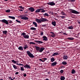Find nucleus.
Listing matches in <instances>:
<instances>
[{"mask_svg":"<svg viewBox=\"0 0 80 80\" xmlns=\"http://www.w3.org/2000/svg\"><path fill=\"white\" fill-rule=\"evenodd\" d=\"M1 22H2L3 23H4L6 25H8V22L9 23H12V20H9L8 21L5 20L3 19L0 21Z\"/></svg>","mask_w":80,"mask_h":80,"instance_id":"nucleus-1","label":"nucleus"},{"mask_svg":"<svg viewBox=\"0 0 80 80\" xmlns=\"http://www.w3.org/2000/svg\"><path fill=\"white\" fill-rule=\"evenodd\" d=\"M27 53L30 58H34V55L32 53H31L30 51H27Z\"/></svg>","mask_w":80,"mask_h":80,"instance_id":"nucleus-2","label":"nucleus"},{"mask_svg":"<svg viewBox=\"0 0 80 80\" xmlns=\"http://www.w3.org/2000/svg\"><path fill=\"white\" fill-rule=\"evenodd\" d=\"M25 15H22L20 16V17H21V19L22 20H28V18L26 17L25 16Z\"/></svg>","mask_w":80,"mask_h":80,"instance_id":"nucleus-3","label":"nucleus"},{"mask_svg":"<svg viewBox=\"0 0 80 80\" xmlns=\"http://www.w3.org/2000/svg\"><path fill=\"white\" fill-rule=\"evenodd\" d=\"M71 12L72 13H74V14H79V12L74 10L73 9H70Z\"/></svg>","mask_w":80,"mask_h":80,"instance_id":"nucleus-4","label":"nucleus"},{"mask_svg":"<svg viewBox=\"0 0 80 80\" xmlns=\"http://www.w3.org/2000/svg\"><path fill=\"white\" fill-rule=\"evenodd\" d=\"M40 20H41L42 22H47V21H48V20L46 18H42Z\"/></svg>","mask_w":80,"mask_h":80,"instance_id":"nucleus-5","label":"nucleus"},{"mask_svg":"<svg viewBox=\"0 0 80 80\" xmlns=\"http://www.w3.org/2000/svg\"><path fill=\"white\" fill-rule=\"evenodd\" d=\"M24 67L25 68H27V69H28V68L29 69H30V68H31L30 66L28 64H27L25 66H24Z\"/></svg>","mask_w":80,"mask_h":80,"instance_id":"nucleus-6","label":"nucleus"},{"mask_svg":"<svg viewBox=\"0 0 80 80\" xmlns=\"http://www.w3.org/2000/svg\"><path fill=\"white\" fill-rule=\"evenodd\" d=\"M48 5H49L51 6L55 5V4L53 2H49L48 3Z\"/></svg>","mask_w":80,"mask_h":80,"instance_id":"nucleus-7","label":"nucleus"},{"mask_svg":"<svg viewBox=\"0 0 80 80\" xmlns=\"http://www.w3.org/2000/svg\"><path fill=\"white\" fill-rule=\"evenodd\" d=\"M35 42L37 43H38V44H42V43H43V42L40 41L35 40Z\"/></svg>","mask_w":80,"mask_h":80,"instance_id":"nucleus-8","label":"nucleus"},{"mask_svg":"<svg viewBox=\"0 0 80 80\" xmlns=\"http://www.w3.org/2000/svg\"><path fill=\"white\" fill-rule=\"evenodd\" d=\"M45 50V48L43 47H41L39 49V52L40 53H41V52H42L43 50Z\"/></svg>","mask_w":80,"mask_h":80,"instance_id":"nucleus-9","label":"nucleus"},{"mask_svg":"<svg viewBox=\"0 0 80 80\" xmlns=\"http://www.w3.org/2000/svg\"><path fill=\"white\" fill-rule=\"evenodd\" d=\"M28 10H30V11H31V12H33L35 10V9L33 8H28Z\"/></svg>","mask_w":80,"mask_h":80,"instance_id":"nucleus-10","label":"nucleus"},{"mask_svg":"<svg viewBox=\"0 0 80 80\" xmlns=\"http://www.w3.org/2000/svg\"><path fill=\"white\" fill-rule=\"evenodd\" d=\"M50 33H51V37H55V34L53 33L52 32H51Z\"/></svg>","mask_w":80,"mask_h":80,"instance_id":"nucleus-11","label":"nucleus"},{"mask_svg":"<svg viewBox=\"0 0 80 80\" xmlns=\"http://www.w3.org/2000/svg\"><path fill=\"white\" fill-rule=\"evenodd\" d=\"M43 40L44 41H47L48 38L45 36H44L42 37Z\"/></svg>","mask_w":80,"mask_h":80,"instance_id":"nucleus-12","label":"nucleus"},{"mask_svg":"<svg viewBox=\"0 0 80 80\" xmlns=\"http://www.w3.org/2000/svg\"><path fill=\"white\" fill-rule=\"evenodd\" d=\"M23 37H24V38L28 39V38H29V35L28 34H27L26 35L24 36Z\"/></svg>","mask_w":80,"mask_h":80,"instance_id":"nucleus-13","label":"nucleus"},{"mask_svg":"<svg viewBox=\"0 0 80 80\" xmlns=\"http://www.w3.org/2000/svg\"><path fill=\"white\" fill-rule=\"evenodd\" d=\"M42 9H37V10H36V11L35 12L36 13H39V12H40V11H41V10H42Z\"/></svg>","mask_w":80,"mask_h":80,"instance_id":"nucleus-14","label":"nucleus"},{"mask_svg":"<svg viewBox=\"0 0 80 80\" xmlns=\"http://www.w3.org/2000/svg\"><path fill=\"white\" fill-rule=\"evenodd\" d=\"M57 64V62H54L53 63H52L51 64L52 66V67H54V66H55Z\"/></svg>","mask_w":80,"mask_h":80,"instance_id":"nucleus-15","label":"nucleus"},{"mask_svg":"<svg viewBox=\"0 0 80 80\" xmlns=\"http://www.w3.org/2000/svg\"><path fill=\"white\" fill-rule=\"evenodd\" d=\"M36 21L37 22H38V23H41V19H36Z\"/></svg>","mask_w":80,"mask_h":80,"instance_id":"nucleus-16","label":"nucleus"},{"mask_svg":"<svg viewBox=\"0 0 80 80\" xmlns=\"http://www.w3.org/2000/svg\"><path fill=\"white\" fill-rule=\"evenodd\" d=\"M51 24L54 27H55V26H56V22H55V21L52 22Z\"/></svg>","mask_w":80,"mask_h":80,"instance_id":"nucleus-17","label":"nucleus"},{"mask_svg":"<svg viewBox=\"0 0 80 80\" xmlns=\"http://www.w3.org/2000/svg\"><path fill=\"white\" fill-rule=\"evenodd\" d=\"M18 50H23V48L22 46H20L19 47H18Z\"/></svg>","mask_w":80,"mask_h":80,"instance_id":"nucleus-18","label":"nucleus"},{"mask_svg":"<svg viewBox=\"0 0 80 80\" xmlns=\"http://www.w3.org/2000/svg\"><path fill=\"white\" fill-rule=\"evenodd\" d=\"M73 28V27L72 26L68 27V30H72Z\"/></svg>","mask_w":80,"mask_h":80,"instance_id":"nucleus-19","label":"nucleus"},{"mask_svg":"<svg viewBox=\"0 0 80 80\" xmlns=\"http://www.w3.org/2000/svg\"><path fill=\"white\" fill-rule=\"evenodd\" d=\"M40 48L39 47H37V46H36L35 47V48L36 50V51H39L40 50Z\"/></svg>","mask_w":80,"mask_h":80,"instance_id":"nucleus-20","label":"nucleus"},{"mask_svg":"<svg viewBox=\"0 0 80 80\" xmlns=\"http://www.w3.org/2000/svg\"><path fill=\"white\" fill-rule=\"evenodd\" d=\"M68 58V57L67 56H64L63 57V59H64V60H67Z\"/></svg>","mask_w":80,"mask_h":80,"instance_id":"nucleus-21","label":"nucleus"},{"mask_svg":"<svg viewBox=\"0 0 80 80\" xmlns=\"http://www.w3.org/2000/svg\"><path fill=\"white\" fill-rule=\"evenodd\" d=\"M8 17L9 18H11V19L13 20H15V18L14 17L9 16Z\"/></svg>","mask_w":80,"mask_h":80,"instance_id":"nucleus-22","label":"nucleus"},{"mask_svg":"<svg viewBox=\"0 0 80 80\" xmlns=\"http://www.w3.org/2000/svg\"><path fill=\"white\" fill-rule=\"evenodd\" d=\"M8 17L9 18H11V19L13 20H15V18L14 17L9 16Z\"/></svg>","mask_w":80,"mask_h":80,"instance_id":"nucleus-23","label":"nucleus"},{"mask_svg":"<svg viewBox=\"0 0 80 80\" xmlns=\"http://www.w3.org/2000/svg\"><path fill=\"white\" fill-rule=\"evenodd\" d=\"M67 39H68V40H73L74 39V38L72 37H69L68 38H67Z\"/></svg>","mask_w":80,"mask_h":80,"instance_id":"nucleus-24","label":"nucleus"},{"mask_svg":"<svg viewBox=\"0 0 80 80\" xmlns=\"http://www.w3.org/2000/svg\"><path fill=\"white\" fill-rule=\"evenodd\" d=\"M60 79L61 80H64L65 79V78L64 76H61Z\"/></svg>","mask_w":80,"mask_h":80,"instance_id":"nucleus-25","label":"nucleus"},{"mask_svg":"<svg viewBox=\"0 0 80 80\" xmlns=\"http://www.w3.org/2000/svg\"><path fill=\"white\" fill-rule=\"evenodd\" d=\"M55 61V58L53 57H52L51 58V62H53Z\"/></svg>","mask_w":80,"mask_h":80,"instance_id":"nucleus-26","label":"nucleus"},{"mask_svg":"<svg viewBox=\"0 0 80 80\" xmlns=\"http://www.w3.org/2000/svg\"><path fill=\"white\" fill-rule=\"evenodd\" d=\"M58 55V53L56 52H54L52 55V56L54 57L55 56H56V55Z\"/></svg>","mask_w":80,"mask_h":80,"instance_id":"nucleus-27","label":"nucleus"},{"mask_svg":"<svg viewBox=\"0 0 80 80\" xmlns=\"http://www.w3.org/2000/svg\"><path fill=\"white\" fill-rule=\"evenodd\" d=\"M2 33L3 34H4L5 35H6L7 34V33H8V32L6 30L5 31H2Z\"/></svg>","mask_w":80,"mask_h":80,"instance_id":"nucleus-28","label":"nucleus"},{"mask_svg":"<svg viewBox=\"0 0 80 80\" xmlns=\"http://www.w3.org/2000/svg\"><path fill=\"white\" fill-rule=\"evenodd\" d=\"M33 24L35 25V26L36 27H37V24L36 22H33Z\"/></svg>","mask_w":80,"mask_h":80,"instance_id":"nucleus-29","label":"nucleus"},{"mask_svg":"<svg viewBox=\"0 0 80 80\" xmlns=\"http://www.w3.org/2000/svg\"><path fill=\"white\" fill-rule=\"evenodd\" d=\"M12 65H13V67L14 69H17V67L15 66V65L12 64Z\"/></svg>","mask_w":80,"mask_h":80,"instance_id":"nucleus-30","label":"nucleus"},{"mask_svg":"<svg viewBox=\"0 0 80 80\" xmlns=\"http://www.w3.org/2000/svg\"><path fill=\"white\" fill-rule=\"evenodd\" d=\"M21 36H23V37H24V36H25V35H26V33H25L24 32H23V33H21Z\"/></svg>","mask_w":80,"mask_h":80,"instance_id":"nucleus-31","label":"nucleus"},{"mask_svg":"<svg viewBox=\"0 0 80 80\" xmlns=\"http://www.w3.org/2000/svg\"><path fill=\"white\" fill-rule=\"evenodd\" d=\"M75 73H76L75 71L73 69H72L71 72L72 74H74Z\"/></svg>","mask_w":80,"mask_h":80,"instance_id":"nucleus-32","label":"nucleus"},{"mask_svg":"<svg viewBox=\"0 0 80 80\" xmlns=\"http://www.w3.org/2000/svg\"><path fill=\"white\" fill-rule=\"evenodd\" d=\"M62 64L64 65H66L67 64V62H65V61H63L62 62Z\"/></svg>","mask_w":80,"mask_h":80,"instance_id":"nucleus-33","label":"nucleus"},{"mask_svg":"<svg viewBox=\"0 0 80 80\" xmlns=\"http://www.w3.org/2000/svg\"><path fill=\"white\" fill-rule=\"evenodd\" d=\"M30 29L32 30H36L37 29L36 28L33 27L31 28Z\"/></svg>","mask_w":80,"mask_h":80,"instance_id":"nucleus-34","label":"nucleus"},{"mask_svg":"<svg viewBox=\"0 0 80 80\" xmlns=\"http://www.w3.org/2000/svg\"><path fill=\"white\" fill-rule=\"evenodd\" d=\"M23 48L24 50H26L27 48H28V46L27 45H25L24 47H23Z\"/></svg>","mask_w":80,"mask_h":80,"instance_id":"nucleus-35","label":"nucleus"},{"mask_svg":"<svg viewBox=\"0 0 80 80\" xmlns=\"http://www.w3.org/2000/svg\"><path fill=\"white\" fill-rule=\"evenodd\" d=\"M11 62H12V63H13L14 64H15V63H17V61H15L14 60H13L11 61Z\"/></svg>","mask_w":80,"mask_h":80,"instance_id":"nucleus-36","label":"nucleus"},{"mask_svg":"<svg viewBox=\"0 0 80 80\" xmlns=\"http://www.w3.org/2000/svg\"><path fill=\"white\" fill-rule=\"evenodd\" d=\"M42 9L41 11V12H42V13H44V12H46V11L44 10V9Z\"/></svg>","mask_w":80,"mask_h":80,"instance_id":"nucleus-37","label":"nucleus"},{"mask_svg":"<svg viewBox=\"0 0 80 80\" xmlns=\"http://www.w3.org/2000/svg\"><path fill=\"white\" fill-rule=\"evenodd\" d=\"M43 15H44V16H46L47 17H48L49 16L48 14H47V13H45L43 14Z\"/></svg>","mask_w":80,"mask_h":80,"instance_id":"nucleus-38","label":"nucleus"},{"mask_svg":"<svg viewBox=\"0 0 80 80\" xmlns=\"http://www.w3.org/2000/svg\"><path fill=\"white\" fill-rule=\"evenodd\" d=\"M20 69H21V71H24V68L23 67H21L20 68Z\"/></svg>","mask_w":80,"mask_h":80,"instance_id":"nucleus-39","label":"nucleus"},{"mask_svg":"<svg viewBox=\"0 0 80 80\" xmlns=\"http://www.w3.org/2000/svg\"><path fill=\"white\" fill-rule=\"evenodd\" d=\"M6 12H7V13H9V12H10V10L8 9L6 11Z\"/></svg>","mask_w":80,"mask_h":80,"instance_id":"nucleus-40","label":"nucleus"},{"mask_svg":"<svg viewBox=\"0 0 80 80\" xmlns=\"http://www.w3.org/2000/svg\"><path fill=\"white\" fill-rule=\"evenodd\" d=\"M30 44H32V45H35V43L33 42H30L29 43Z\"/></svg>","mask_w":80,"mask_h":80,"instance_id":"nucleus-41","label":"nucleus"},{"mask_svg":"<svg viewBox=\"0 0 80 80\" xmlns=\"http://www.w3.org/2000/svg\"><path fill=\"white\" fill-rule=\"evenodd\" d=\"M43 61H44V62H45V60H47V58H43Z\"/></svg>","mask_w":80,"mask_h":80,"instance_id":"nucleus-42","label":"nucleus"},{"mask_svg":"<svg viewBox=\"0 0 80 80\" xmlns=\"http://www.w3.org/2000/svg\"><path fill=\"white\" fill-rule=\"evenodd\" d=\"M19 8H21V9H22V10H24V8L22 7V6H19Z\"/></svg>","mask_w":80,"mask_h":80,"instance_id":"nucleus-43","label":"nucleus"},{"mask_svg":"<svg viewBox=\"0 0 80 80\" xmlns=\"http://www.w3.org/2000/svg\"><path fill=\"white\" fill-rule=\"evenodd\" d=\"M16 21L17 22H18V23H21V22H20V21H18V20H16Z\"/></svg>","mask_w":80,"mask_h":80,"instance_id":"nucleus-44","label":"nucleus"},{"mask_svg":"<svg viewBox=\"0 0 80 80\" xmlns=\"http://www.w3.org/2000/svg\"><path fill=\"white\" fill-rule=\"evenodd\" d=\"M49 13L51 14V15H53V12L50 11L49 12Z\"/></svg>","mask_w":80,"mask_h":80,"instance_id":"nucleus-45","label":"nucleus"},{"mask_svg":"<svg viewBox=\"0 0 80 80\" xmlns=\"http://www.w3.org/2000/svg\"><path fill=\"white\" fill-rule=\"evenodd\" d=\"M60 72L61 73H63V70H61V71H60Z\"/></svg>","mask_w":80,"mask_h":80,"instance_id":"nucleus-46","label":"nucleus"},{"mask_svg":"<svg viewBox=\"0 0 80 80\" xmlns=\"http://www.w3.org/2000/svg\"><path fill=\"white\" fill-rule=\"evenodd\" d=\"M75 1V0H70V2H73Z\"/></svg>","mask_w":80,"mask_h":80,"instance_id":"nucleus-47","label":"nucleus"},{"mask_svg":"<svg viewBox=\"0 0 80 80\" xmlns=\"http://www.w3.org/2000/svg\"><path fill=\"white\" fill-rule=\"evenodd\" d=\"M39 60H40V61H41V62H44V61H43V60H42V59H39Z\"/></svg>","mask_w":80,"mask_h":80,"instance_id":"nucleus-48","label":"nucleus"},{"mask_svg":"<svg viewBox=\"0 0 80 80\" xmlns=\"http://www.w3.org/2000/svg\"><path fill=\"white\" fill-rule=\"evenodd\" d=\"M40 34H41V35L42 36V35H43V32H41V33H40Z\"/></svg>","mask_w":80,"mask_h":80,"instance_id":"nucleus-49","label":"nucleus"},{"mask_svg":"<svg viewBox=\"0 0 80 80\" xmlns=\"http://www.w3.org/2000/svg\"><path fill=\"white\" fill-rule=\"evenodd\" d=\"M18 73H19V72H16V73H15V75H18Z\"/></svg>","mask_w":80,"mask_h":80,"instance_id":"nucleus-50","label":"nucleus"},{"mask_svg":"<svg viewBox=\"0 0 80 80\" xmlns=\"http://www.w3.org/2000/svg\"><path fill=\"white\" fill-rule=\"evenodd\" d=\"M62 15H66V14H65L64 12L62 13Z\"/></svg>","mask_w":80,"mask_h":80,"instance_id":"nucleus-51","label":"nucleus"},{"mask_svg":"<svg viewBox=\"0 0 80 80\" xmlns=\"http://www.w3.org/2000/svg\"><path fill=\"white\" fill-rule=\"evenodd\" d=\"M60 17H61L62 18H65V16H61Z\"/></svg>","mask_w":80,"mask_h":80,"instance_id":"nucleus-52","label":"nucleus"},{"mask_svg":"<svg viewBox=\"0 0 80 80\" xmlns=\"http://www.w3.org/2000/svg\"><path fill=\"white\" fill-rule=\"evenodd\" d=\"M19 65H21V66H23L24 65L21 63L19 64Z\"/></svg>","mask_w":80,"mask_h":80,"instance_id":"nucleus-53","label":"nucleus"},{"mask_svg":"<svg viewBox=\"0 0 80 80\" xmlns=\"http://www.w3.org/2000/svg\"><path fill=\"white\" fill-rule=\"evenodd\" d=\"M23 76L25 77H27V74H24L23 75Z\"/></svg>","mask_w":80,"mask_h":80,"instance_id":"nucleus-54","label":"nucleus"},{"mask_svg":"<svg viewBox=\"0 0 80 80\" xmlns=\"http://www.w3.org/2000/svg\"><path fill=\"white\" fill-rule=\"evenodd\" d=\"M45 26H46V25H45V24L42 25V26L43 27H45Z\"/></svg>","mask_w":80,"mask_h":80,"instance_id":"nucleus-55","label":"nucleus"},{"mask_svg":"<svg viewBox=\"0 0 80 80\" xmlns=\"http://www.w3.org/2000/svg\"><path fill=\"white\" fill-rule=\"evenodd\" d=\"M63 35H67V34H66L65 32L63 33Z\"/></svg>","mask_w":80,"mask_h":80,"instance_id":"nucleus-56","label":"nucleus"},{"mask_svg":"<svg viewBox=\"0 0 80 80\" xmlns=\"http://www.w3.org/2000/svg\"><path fill=\"white\" fill-rule=\"evenodd\" d=\"M19 11H22V12H23V10H22V9H20V10H19Z\"/></svg>","mask_w":80,"mask_h":80,"instance_id":"nucleus-57","label":"nucleus"},{"mask_svg":"<svg viewBox=\"0 0 80 80\" xmlns=\"http://www.w3.org/2000/svg\"><path fill=\"white\" fill-rule=\"evenodd\" d=\"M9 79H12V78L11 77H9Z\"/></svg>","mask_w":80,"mask_h":80,"instance_id":"nucleus-58","label":"nucleus"},{"mask_svg":"<svg viewBox=\"0 0 80 80\" xmlns=\"http://www.w3.org/2000/svg\"><path fill=\"white\" fill-rule=\"evenodd\" d=\"M17 65H19V63H17Z\"/></svg>","mask_w":80,"mask_h":80,"instance_id":"nucleus-59","label":"nucleus"},{"mask_svg":"<svg viewBox=\"0 0 80 80\" xmlns=\"http://www.w3.org/2000/svg\"><path fill=\"white\" fill-rule=\"evenodd\" d=\"M45 80H50L46 78V79Z\"/></svg>","mask_w":80,"mask_h":80,"instance_id":"nucleus-60","label":"nucleus"},{"mask_svg":"<svg viewBox=\"0 0 80 80\" xmlns=\"http://www.w3.org/2000/svg\"><path fill=\"white\" fill-rule=\"evenodd\" d=\"M78 23H79V24H80V22H78Z\"/></svg>","mask_w":80,"mask_h":80,"instance_id":"nucleus-61","label":"nucleus"},{"mask_svg":"<svg viewBox=\"0 0 80 80\" xmlns=\"http://www.w3.org/2000/svg\"><path fill=\"white\" fill-rule=\"evenodd\" d=\"M15 79V78L14 77L13 78V80H14V79Z\"/></svg>","mask_w":80,"mask_h":80,"instance_id":"nucleus-62","label":"nucleus"},{"mask_svg":"<svg viewBox=\"0 0 80 80\" xmlns=\"http://www.w3.org/2000/svg\"><path fill=\"white\" fill-rule=\"evenodd\" d=\"M4 0V1H8V0Z\"/></svg>","mask_w":80,"mask_h":80,"instance_id":"nucleus-63","label":"nucleus"},{"mask_svg":"<svg viewBox=\"0 0 80 80\" xmlns=\"http://www.w3.org/2000/svg\"><path fill=\"white\" fill-rule=\"evenodd\" d=\"M0 80H3V79H0Z\"/></svg>","mask_w":80,"mask_h":80,"instance_id":"nucleus-64","label":"nucleus"}]
</instances>
